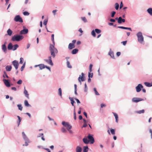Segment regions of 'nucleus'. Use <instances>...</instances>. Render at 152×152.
Returning <instances> with one entry per match:
<instances>
[{
	"instance_id": "1",
	"label": "nucleus",
	"mask_w": 152,
	"mask_h": 152,
	"mask_svg": "<svg viewBox=\"0 0 152 152\" xmlns=\"http://www.w3.org/2000/svg\"><path fill=\"white\" fill-rule=\"evenodd\" d=\"M55 45H50L49 47V50L51 53V55L53 58H54L56 56V54L58 53V50L54 47Z\"/></svg>"
},
{
	"instance_id": "2",
	"label": "nucleus",
	"mask_w": 152,
	"mask_h": 152,
	"mask_svg": "<svg viewBox=\"0 0 152 152\" xmlns=\"http://www.w3.org/2000/svg\"><path fill=\"white\" fill-rule=\"evenodd\" d=\"M137 37L138 41L142 44L144 42V37L142 35V33L141 32L137 33Z\"/></svg>"
},
{
	"instance_id": "3",
	"label": "nucleus",
	"mask_w": 152,
	"mask_h": 152,
	"mask_svg": "<svg viewBox=\"0 0 152 152\" xmlns=\"http://www.w3.org/2000/svg\"><path fill=\"white\" fill-rule=\"evenodd\" d=\"M23 38V37L22 35H14L12 38V40L13 41H19Z\"/></svg>"
},
{
	"instance_id": "4",
	"label": "nucleus",
	"mask_w": 152,
	"mask_h": 152,
	"mask_svg": "<svg viewBox=\"0 0 152 152\" xmlns=\"http://www.w3.org/2000/svg\"><path fill=\"white\" fill-rule=\"evenodd\" d=\"M14 20L16 22H18L20 23H22L23 22L22 19L19 15L16 16L14 19Z\"/></svg>"
},
{
	"instance_id": "5",
	"label": "nucleus",
	"mask_w": 152,
	"mask_h": 152,
	"mask_svg": "<svg viewBox=\"0 0 152 152\" xmlns=\"http://www.w3.org/2000/svg\"><path fill=\"white\" fill-rule=\"evenodd\" d=\"M88 138L89 142H90L91 144H93L94 142V139L92 135L90 134H88Z\"/></svg>"
},
{
	"instance_id": "6",
	"label": "nucleus",
	"mask_w": 152,
	"mask_h": 152,
	"mask_svg": "<svg viewBox=\"0 0 152 152\" xmlns=\"http://www.w3.org/2000/svg\"><path fill=\"white\" fill-rule=\"evenodd\" d=\"M81 75H80L79 77L78 78V80L80 84H81V81H85V79L84 77V74L83 73H82Z\"/></svg>"
},
{
	"instance_id": "7",
	"label": "nucleus",
	"mask_w": 152,
	"mask_h": 152,
	"mask_svg": "<svg viewBox=\"0 0 152 152\" xmlns=\"http://www.w3.org/2000/svg\"><path fill=\"white\" fill-rule=\"evenodd\" d=\"M48 59H45V61L47 62L48 64H49L51 65H53V64L52 62V59H51V56H50L48 57Z\"/></svg>"
},
{
	"instance_id": "8",
	"label": "nucleus",
	"mask_w": 152,
	"mask_h": 152,
	"mask_svg": "<svg viewBox=\"0 0 152 152\" xmlns=\"http://www.w3.org/2000/svg\"><path fill=\"white\" fill-rule=\"evenodd\" d=\"M143 88L142 86L140 84H139L136 87V91L137 92H139L141 90V88Z\"/></svg>"
},
{
	"instance_id": "9",
	"label": "nucleus",
	"mask_w": 152,
	"mask_h": 152,
	"mask_svg": "<svg viewBox=\"0 0 152 152\" xmlns=\"http://www.w3.org/2000/svg\"><path fill=\"white\" fill-rule=\"evenodd\" d=\"M12 63L16 69H17L18 68L19 65L18 62L16 60H15L12 61Z\"/></svg>"
},
{
	"instance_id": "10",
	"label": "nucleus",
	"mask_w": 152,
	"mask_h": 152,
	"mask_svg": "<svg viewBox=\"0 0 152 152\" xmlns=\"http://www.w3.org/2000/svg\"><path fill=\"white\" fill-rule=\"evenodd\" d=\"M142 100V99L137 98H134L132 99V101L134 102H137Z\"/></svg>"
},
{
	"instance_id": "11",
	"label": "nucleus",
	"mask_w": 152,
	"mask_h": 152,
	"mask_svg": "<svg viewBox=\"0 0 152 152\" xmlns=\"http://www.w3.org/2000/svg\"><path fill=\"white\" fill-rule=\"evenodd\" d=\"M3 81L5 85L6 86L8 87H9L10 86V83L7 80L5 79H3Z\"/></svg>"
},
{
	"instance_id": "12",
	"label": "nucleus",
	"mask_w": 152,
	"mask_h": 152,
	"mask_svg": "<svg viewBox=\"0 0 152 152\" xmlns=\"http://www.w3.org/2000/svg\"><path fill=\"white\" fill-rule=\"evenodd\" d=\"M39 66L40 69H42L45 68V66L43 64H41L37 65H35L34 66L35 67Z\"/></svg>"
},
{
	"instance_id": "13",
	"label": "nucleus",
	"mask_w": 152,
	"mask_h": 152,
	"mask_svg": "<svg viewBox=\"0 0 152 152\" xmlns=\"http://www.w3.org/2000/svg\"><path fill=\"white\" fill-rule=\"evenodd\" d=\"M28 32V30L27 29H24L20 31V34H25L27 33Z\"/></svg>"
},
{
	"instance_id": "14",
	"label": "nucleus",
	"mask_w": 152,
	"mask_h": 152,
	"mask_svg": "<svg viewBox=\"0 0 152 152\" xmlns=\"http://www.w3.org/2000/svg\"><path fill=\"white\" fill-rule=\"evenodd\" d=\"M6 43L5 42L4 43V44L2 46V50H3L4 52L5 53H6V51L7 50V48L6 47Z\"/></svg>"
},
{
	"instance_id": "15",
	"label": "nucleus",
	"mask_w": 152,
	"mask_h": 152,
	"mask_svg": "<svg viewBox=\"0 0 152 152\" xmlns=\"http://www.w3.org/2000/svg\"><path fill=\"white\" fill-rule=\"evenodd\" d=\"M75 47V45L74 44L72 43H70L68 45V48L69 49L71 50Z\"/></svg>"
},
{
	"instance_id": "16",
	"label": "nucleus",
	"mask_w": 152,
	"mask_h": 152,
	"mask_svg": "<svg viewBox=\"0 0 152 152\" xmlns=\"http://www.w3.org/2000/svg\"><path fill=\"white\" fill-rule=\"evenodd\" d=\"M82 151V148L79 146H77L76 148V152H81Z\"/></svg>"
},
{
	"instance_id": "17",
	"label": "nucleus",
	"mask_w": 152,
	"mask_h": 152,
	"mask_svg": "<svg viewBox=\"0 0 152 152\" xmlns=\"http://www.w3.org/2000/svg\"><path fill=\"white\" fill-rule=\"evenodd\" d=\"M83 142L86 144H88L89 143V141L87 137H85L83 139Z\"/></svg>"
},
{
	"instance_id": "18",
	"label": "nucleus",
	"mask_w": 152,
	"mask_h": 152,
	"mask_svg": "<svg viewBox=\"0 0 152 152\" xmlns=\"http://www.w3.org/2000/svg\"><path fill=\"white\" fill-rule=\"evenodd\" d=\"M118 28H121L123 29H128L130 31H132L131 28H128V27H125L123 26H118Z\"/></svg>"
},
{
	"instance_id": "19",
	"label": "nucleus",
	"mask_w": 152,
	"mask_h": 152,
	"mask_svg": "<svg viewBox=\"0 0 152 152\" xmlns=\"http://www.w3.org/2000/svg\"><path fill=\"white\" fill-rule=\"evenodd\" d=\"M13 47L12 43H10L8 45V49L9 50H12V49Z\"/></svg>"
},
{
	"instance_id": "20",
	"label": "nucleus",
	"mask_w": 152,
	"mask_h": 152,
	"mask_svg": "<svg viewBox=\"0 0 152 152\" xmlns=\"http://www.w3.org/2000/svg\"><path fill=\"white\" fill-rule=\"evenodd\" d=\"M115 117V121L117 123L118 122V115L115 113H113Z\"/></svg>"
},
{
	"instance_id": "21",
	"label": "nucleus",
	"mask_w": 152,
	"mask_h": 152,
	"mask_svg": "<svg viewBox=\"0 0 152 152\" xmlns=\"http://www.w3.org/2000/svg\"><path fill=\"white\" fill-rule=\"evenodd\" d=\"M7 33L8 35L11 36L12 33V31L10 29H9L7 31Z\"/></svg>"
},
{
	"instance_id": "22",
	"label": "nucleus",
	"mask_w": 152,
	"mask_h": 152,
	"mask_svg": "<svg viewBox=\"0 0 152 152\" xmlns=\"http://www.w3.org/2000/svg\"><path fill=\"white\" fill-rule=\"evenodd\" d=\"M144 84L147 87H151L152 86V82L151 83H149L148 82H145Z\"/></svg>"
},
{
	"instance_id": "23",
	"label": "nucleus",
	"mask_w": 152,
	"mask_h": 152,
	"mask_svg": "<svg viewBox=\"0 0 152 152\" xmlns=\"http://www.w3.org/2000/svg\"><path fill=\"white\" fill-rule=\"evenodd\" d=\"M78 51V50L77 49H73L72 51V53L74 54L77 53Z\"/></svg>"
},
{
	"instance_id": "24",
	"label": "nucleus",
	"mask_w": 152,
	"mask_h": 152,
	"mask_svg": "<svg viewBox=\"0 0 152 152\" xmlns=\"http://www.w3.org/2000/svg\"><path fill=\"white\" fill-rule=\"evenodd\" d=\"M6 69L7 71H10L12 69V66H7L6 67Z\"/></svg>"
},
{
	"instance_id": "25",
	"label": "nucleus",
	"mask_w": 152,
	"mask_h": 152,
	"mask_svg": "<svg viewBox=\"0 0 152 152\" xmlns=\"http://www.w3.org/2000/svg\"><path fill=\"white\" fill-rule=\"evenodd\" d=\"M88 150V146H84L83 147V152H87Z\"/></svg>"
},
{
	"instance_id": "26",
	"label": "nucleus",
	"mask_w": 152,
	"mask_h": 152,
	"mask_svg": "<svg viewBox=\"0 0 152 152\" xmlns=\"http://www.w3.org/2000/svg\"><path fill=\"white\" fill-rule=\"evenodd\" d=\"M147 11L151 15H152V8H148Z\"/></svg>"
},
{
	"instance_id": "27",
	"label": "nucleus",
	"mask_w": 152,
	"mask_h": 152,
	"mask_svg": "<svg viewBox=\"0 0 152 152\" xmlns=\"http://www.w3.org/2000/svg\"><path fill=\"white\" fill-rule=\"evenodd\" d=\"M109 54L111 56V58H114V54L113 52L112 51H110L109 52Z\"/></svg>"
},
{
	"instance_id": "28",
	"label": "nucleus",
	"mask_w": 152,
	"mask_h": 152,
	"mask_svg": "<svg viewBox=\"0 0 152 152\" xmlns=\"http://www.w3.org/2000/svg\"><path fill=\"white\" fill-rule=\"evenodd\" d=\"M24 94L26 95V96L28 98H29V94H28V91L26 90H25L24 91Z\"/></svg>"
},
{
	"instance_id": "29",
	"label": "nucleus",
	"mask_w": 152,
	"mask_h": 152,
	"mask_svg": "<svg viewBox=\"0 0 152 152\" xmlns=\"http://www.w3.org/2000/svg\"><path fill=\"white\" fill-rule=\"evenodd\" d=\"M24 104L25 106L26 107H30L31 106L30 105L28 102L27 100H26L24 101Z\"/></svg>"
},
{
	"instance_id": "30",
	"label": "nucleus",
	"mask_w": 152,
	"mask_h": 152,
	"mask_svg": "<svg viewBox=\"0 0 152 152\" xmlns=\"http://www.w3.org/2000/svg\"><path fill=\"white\" fill-rule=\"evenodd\" d=\"M18 45L17 44H15L13 46L12 50H15L18 47Z\"/></svg>"
},
{
	"instance_id": "31",
	"label": "nucleus",
	"mask_w": 152,
	"mask_h": 152,
	"mask_svg": "<svg viewBox=\"0 0 152 152\" xmlns=\"http://www.w3.org/2000/svg\"><path fill=\"white\" fill-rule=\"evenodd\" d=\"M145 110H141L138 111H137L136 112V113H137L138 114H141V113H144Z\"/></svg>"
},
{
	"instance_id": "32",
	"label": "nucleus",
	"mask_w": 152,
	"mask_h": 152,
	"mask_svg": "<svg viewBox=\"0 0 152 152\" xmlns=\"http://www.w3.org/2000/svg\"><path fill=\"white\" fill-rule=\"evenodd\" d=\"M71 101V103L73 106H74V104L75 103V101L73 100V98L70 97L69 98Z\"/></svg>"
},
{
	"instance_id": "33",
	"label": "nucleus",
	"mask_w": 152,
	"mask_h": 152,
	"mask_svg": "<svg viewBox=\"0 0 152 152\" xmlns=\"http://www.w3.org/2000/svg\"><path fill=\"white\" fill-rule=\"evenodd\" d=\"M17 106L18 107L19 110L20 111L22 110L23 107H22L21 104H18L17 105Z\"/></svg>"
},
{
	"instance_id": "34",
	"label": "nucleus",
	"mask_w": 152,
	"mask_h": 152,
	"mask_svg": "<svg viewBox=\"0 0 152 152\" xmlns=\"http://www.w3.org/2000/svg\"><path fill=\"white\" fill-rule=\"evenodd\" d=\"M66 63H67V67L69 68H71L72 67V66L70 65V63L69 62V61H67Z\"/></svg>"
},
{
	"instance_id": "35",
	"label": "nucleus",
	"mask_w": 152,
	"mask_h": 152,
	"mask_svg": "<svg viewBox=\"0 0 152 152\" xmlns=\"http://www.w3.org/2000/svg\"><path fill=\"white\" fill-rule=\"evenodd\" d=\"M51 40L53 42V45H55V42L54 40V34H52L51 35Z\"/></svg>"
},
{
	"instance_id": "36",
	"label": "nucleus",
	"mask_w": 152,
	"mask_h": 152,
	"mask_svg": "<svg viewBox=\"0 0 152 152\" xmlns=\"http://www.w3.org/2000/svg\"><path fill=\"white\" fill-rule=\"evenodd\" d=\"M62 125L65 127H66L68 125V123L67 122L65 121L62 122Z\"/></svg>"
},
{
	"instance_id": "37",
	"label": "nucleus",
	"mask_w": 152,
	"mask_h": 152,
	"mask_svg": "<svg viewBox=\"0 0 152 152\" xmlns=\"http://www.w3.org/2000/svg\"><path fill=\"white\" fill-rule=\"evenodd\" d=\"M58 94L61 96H62V90L61 88H59L58 90Z\"/></svg>"
},
{
	"instance_id": "38",
	"label": "nucleus",
	"mask_w": 152,
	"mask_h": 152,
	"mask_svg": "<svg viewBox=\"0 0 152 152\" xmlns=\"http://www.w3.org/2000/svg\"><path fill=\"white\" fill-rule=\"evenodd\" d=\"M81 19L84 22L86 23L87 22V20L85 17H82L81 18Z\"/></svg>"
},
{
	"instance_id": "39",
	"label": "nucleus",
	"mask_w": 152,
	"mask_h": 152,
	"mask_svg": "<svg viewBox=\"0 0 152 152\" xmlns=\"http://www.w3.org/2000/svg\"><path fill=\"white\" fill-rule=\"evenodd\" d=\"M118 22L119 23H122V18L121 17H119L118 19Z\"/></svg>"
},
{
	"instance_id": "40",
	"label": "nucleus",
	"mask_w": 152,
	"mask_h": 152,
	"mask_svg": "<svg viewBox=\"0 0 152 152\" xmlns=\"http://www.w3.org/2000/svg\"><path fill=\"white\" fill-rule=\"evenodd\" d=\"M91 72H90L88 73V77L89 78H92L93 76V73H91Z\"/></svg>"
},
{
	"instance_id": "41",
	"label": "nucleus",
	"mask_w": 152,
	"mask_h": 152,
	"mask_svg": "<svg viewBox=\"0 0 152 152\" xmlns=\"http://www.w3.org/2000/svg\"><path fill=\"white\" fill-rule=\"evenodd\" d=\"M94 90L95 92V94L96 95H99V94L98 93L96 90V88H94Z\"/></svg>"
},
{
	"instance_id": "42",
	"label": "nucleus",
	"mask_w": 152,
	"mask_h": 152,
	"mask_svg": "<svg viewBox=\"0 0 152 152\" xmlns=\"http://www.w3.org/2000/svg\"><path fill=\"white\" fill-rule=\"evenodd\" d=\"M115 9L116 10H118V8L119 7V4L118 3H116L115 4Z\"/></svg>"
},
{
	"instance_id": "43",
	"label": "nucleus",
	"mask_w": 152,
	"mask_h": 152,
	"mask_svg": "<svg viewBox=\"0 0 152 152\" xmlns=\"http://www.w3.org/2000/svg\"><path fill=\"white\" fill-rule=\"evenodd\" d=\"M110 132L111 133V134H115V130L114 129H110Z\"/></svg>"
},
{
	"instance_id": "44",
	"label": "nucleus",
	"mask_w": 152,
	"mask_h": 152,
	"mask_svg": "<svg viewBox=\"0 0 152 152\" xmlns=\"http://www.w3.org/2000/svg\"><path fill=\"white\" fill-rule=\"evenodd\" d=\"M95 31L97 34H99L101 32V31L98 29H95Z\"/></svg>"
},
{
	"instance_id": "45",
	"label": "nucleus",
	"mask_w": 152,
	"mask_h": 152,
	"mask_svg": "<svg viewBox=\"0 0 152 152\" xmlns=\"http://www.w3.org/2000/svg\"><path fill=\"white\" fill-rule=\"evenodd\" d=\"M25 63H24L23 64V65L21 66V69H20V70L21 71H22L23 70V69L25 67Z\"/></svg>"
},
{
	"instance_id": "46",
	"label": "nucleus",
	"mask_w": 152,
	"mask_h": 152,
	"mask_svg": "<svg viewBox=\"0 0 152 152\" xmlns=\"http://www.w3.org/2000/svg\"><path fill=\"white\" fill-rule=\"evenodd\" d=\"M93 66V65L91 64L89 66V70L90 72H91L92 71V68Z\"/></svg>"
},
{
	"instance_id": "47",
	"label": "nucleus",
	"mask_w": 152,
	"mask_h": 152,
	"mask_svg": "<svg viewBox=\"0 0 152 152\" xmlns=\"http://www.w3.org/2000/svg\"><path fill=\"white\" fill-rule=\"evenodd\" d=\"M22 134L23 136V138L24 139H26L27 138V137L24 132H23Z\"/></svg>"
},
{
	"instance_id": "48",
	"label": "nucleus",
	"mask_w": 152,
	"mask_h": 152,
	"mask_svg": "<svg viewBox=\"0 0 152 152\" xmlns=\"http://www.w3.org/2000/svg\"><path fill=\"white\" fill-rule=\"evenodd\" d=\"M23 13L24 15H28L29 14V13L28 12L26 11L24 12Z\"/></svg>"
},
{
	"instance_id": "49",
	"label": "nucleus",
	"mask_w": 152,
	"mask_h": 152,
	"mask_svg": "<svg viewBox=\"0 0 152 152\" xmlns=\"http://www.w3.org/2000/svg\"><path fill=\"white\" fill-rule=\"evenodd\" d=\"M23 59L22 58H20V64H22L23 63Z\"/></svg>"
},
{
	"instance_id": "50",
	"label": "nucleus",
	"mask_w": 152,
	"mask_h": 152,
	"mask_svg": "<svg viewBox=\"0 0 152 152\" xmlns=\"http://www.w3.org/2000/svg\"><path fill=\"white\" fill-rule=\"evenodd\" d=\"M91 34L94 37L96 36V34L95 31L94 30H93L91 32Z\"/></svg>"
},
{
	"instance_id": "51",
	"label": "nucleus",
	"mask_w": 152,
	"mask_h": 152,
	"mask_svg": "<svg viewBox=\"0 0 152 152\" xmlns=\"http://www.w3.org/2000/svg\"><path fill=\"white\" fill-rule=\"evenodd\" d=\"M116 13V12L115 11H113L112 12V13H111V17H113L115 15V14Z\"/></svg>"
},
{
	"instance_id": "52",
	"label": "nucleus",
	"mask_w": 152,
	"mask_h": 152,
	"mask_svg": "<svg viewBox=\"0 0 152 152\" xmlns=\"http://www.w3.org/2000/svg\"><path fill=\"white\" fill-rule=\"evenodd\" d=\"M4 75L3 76V77L4 78H5V77L7 78H9L8 76V75H7V74L5 72H4Z\"/></svg>"
},
{
	"instance_id": "53",
	"label": "nucleus",
	"mask_w": 152,
	"mask_h": 152,
	"mask_svg": "<svg viewBox=\"0 0 152 152\" xmlns=\"http://www.w3.org/2000/svg\"><path fill=\"white\" fill-rule=\"evenodd\" d=\"M67 129H70L72 128V126L70 125L69 124H68V125L67 126Z\"/></svg>"
},
{
	"instance_id": "54",
	"label": "nucleus",
	"mask_w": 152,
	"mask_h": 152,
	"mask_svg": "<svg viewBox=\"0 0 152 152\" xmlns=\"http://www.w3.org/2000/svg\"><path fill=\"white\" fill-rule=\"evenodd\" d=\"M22 80H20L17 82V83L18 84H22Z\"/></svg>"
},
{
	"instance_id": "55",
	"label": "nucleus",
	"mask_w": 152,
	"mask_h": 152,
	"mask_svg": "<svg viewBox=\"0 0 152 152\" xmlns=\"http://www.w3.org/2000/svg\"><path fill=\"white\" fill-rule=\"evenodd\" d=\"M48 22V20H45L43 22V24L44 25L46 26Z\"/></svg>"
},
{
	"instance_id": "56",
	"label": "nucleus",
	"mask_w": 152,
	"mask_h": 152,
	"mask_svg": "<svg viewBox=\"0 0 152 152\" xmlns=\"http://www.w3.org/2000/svg\"><path fill=\"white\" fill-rule=\"evenodd\" d=\"M61 131L63 133H65L66 132V130L64 128H62L61 129Z\"/></svg>"
},
{
	"instance_id": "57",
	"label": "nucleus",
	"mask_w": 152,
	"mask_h": 152,
	"mask_svg": "<svg viewBox=\"0 0 152 152\" xmlns=\"http://www.w3.org/2000/svg\"><path fill=\"white\" fill-rule=\"evenodd\" d=\"M17 117L18 118V121H19V124H20V122L21 121V119L20 117L19 116H17Z\"/></svg>"
},
{
	"instance_id": "58",
	"label": "nucleus",
	"mask_w": 152,
	"mask_h": 152,
	"mask_svg": "<svg viewBox=\"0 0 152 152\" xmlns=\"http://www.w3.org/2000/svg\"><path fill=\"white\" fill-rule=\"evenodd\" d=\"M74 118L75 120H76V113L75 112V111H74Z\"/></svg>"
},
{
	"instance_id": "59",
	"label": "nucleus",
	"mask_w": 152,
	"mask_h": 152,
	"mask_svg": "<svg viewBox=\"0 0 152 152\" xmlns=\"http://www.w3.org/2000/svg\"><path fill=\"white\" fill-rule=\"evenodd\" d=\"M127 41L122 42L121 43H122L124 45H125L127 43Z\"/></svg>"
},
{
	"instance_id": "60",
	"label": "nucleus",
	"mask_w": 152,
	"mask_h": 152,
	"mask_svg": "<svg viewBox=\"0 0 152 152\" xmlns=\"http://www.w3.org/2000/svg\"><path fill=\"white\" fill-rule=\"evenodd\" d=\"M57 11V10H53L52 11V12L53 14L55 16V15L56 14V12Z\"/></svg>"
},
{
	"instance_id": "61",
	"label": "nucleus",
	"mask_w": 152,
	"mask_h": 152,
	"mask_svg": "<svg viewBox=\"0 0 152 152\" xmlns=\"http://www.w3.org/2000/svg\"><path fill=\"white\" fill-rule=\"evenodd\" d=\"M106 105L105 104H101V107L102 108H103V107H106Z\"/></svg>"
},
{
	"instance_id": "62",
	"label": "nucleus",
	"mask_w": 152,
	"mask_h": 152,
	"mask_svg": "<svg viewBox=\"0 0 152 152\" xmlns=\"http://www.w3.org/2000/svg\"><path fill=\"white\" fill-rule=\"evenodd\" d=\"M87 86L86 84V83H85V91L86 92L87 91Z\"/></svg>"
},
{
	"instance_id": "63",
	"label": "nucleus",
	"mask_w": 152,
	"mask_h": 152,
	"mask_svg": "<svg viewBox=\"0 0 152 152\" xmlns=\"http://www.w3.org/2000/svg\"><path fill=\"white\" fill-rule=\"evenodd\" d=\"M121 55V52H118L116 53V55L118 56H119Z\"/></svg>"
},
{
	"instance_id": "64",
	"label": "nucleus",
	"mask_w": 152,
	"mask_h": 152,
	"mask_svg": "<svg viewBox=\"0 0 152 152\" xmlns=\"http://www.w3.org/2000/svg\"><path fill=\"white\" fill-rule=\"evenodd\" d=\"M149 132L151 134V138L152 139V130L151 129H150L149 130Z\"/></svg>"
}]
</instances>
